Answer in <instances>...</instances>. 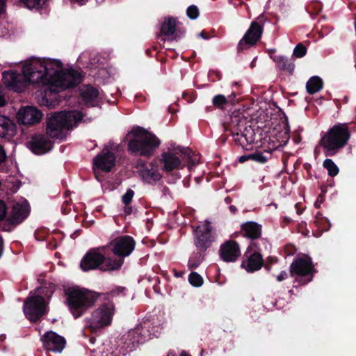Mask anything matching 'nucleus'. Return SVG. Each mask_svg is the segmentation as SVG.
<instances>
[{
  "instance_id": "nucleus-1",
  "label": "nucleus",
  "mask_w": 356,
  "mask_h": 356,
  "mask_svg": "<svg viewBox=\"0 0 356 356\" xmlns=\"http://www.w3.org/2000/svg\"><path fill=\"white\" fill-rule=\"evenodd\" d=\"M22 74L26 83L42 84L54 92L76 86L81 81L79 74L64 70L60 60L49 58L30 60L23 66Z\"/></svg>"
},
{
  "instance_id": "nucleus-2",
  "label": "nucleus",
  "mask_w": 356,
  "mask_h": 356,
  "mask_svg": "<svg viewBox=\"0 0 356 356\" xmlns=\"http://www.w3.org/2000/svg\"><path fill=\"white\" fill-rule=\"evenodd\" d=\"M65 295V302L75 318L84 315L98 298V294L95 292L78 287L67 289Z\"/></svg>"
},
{
  "instance_id": "nucleus-3",
  "label": "nucleus",
  "mask_w": 356,
  "mask_h": 356,
  "mask_svg": "<svg viewBox=\"0 0 356 356\" xmlns=\"http://www.w3.org/2000/svg\"><path fill=\"white\" fill-rule=\"evenodd\" d=\"M107 246H100L90 249L82 258L80 266L84 271L99 269L103 271H112L120 268L123 264L122 259L106 257L103 254Z\"/></svg>"
},
{
  "instance_id": "nucleus-4",
  "label": "nucleus",
  "mask_w": 356,
  "mask_h": 356,
  "mask_svg": "<svg viewBox=\"0 0 356 356\" xmlns=\"http://www.w3.org/2000/svg\"><path fill=\"white\" fill-rule=\"evenodd\" d=\"M128 150L137 155L149 156L160 145V140L142 127L134 128L128 134Z\"/></svg>"
},
{
  "instance_id": "nucleus-5",
  "label": "nucleus",
  "mask_w": 356,
  "mask_h": 356,
  "mask_svg": "<svg viewBox=\"0 0 356 356\" xmlns=\"http://www.w3.org/2000/svg\"><path fill=\"white\" fill-rule=\"evenodd\" d=\"M81 120L82 114L79 111L55 113L47 120V134L51 138H63L66 131Z\"/></svg>"
},
{
  "instance_id": "nucleus-6",
  "label": "nucleus",
  "mask_w": 356,
  "mask_h": 356,
  "mask_svg": "<svg viewBox=\"0 0 356 356\" xmlns=\"http://www.w3.org/2000/svg\"><path fill=\"white\" fill-rule=\"evenodd\" d=\"M350 136L346 124H337L330 128L322 137L321 145L327 155H334L344 147Z\"/></svg>"
},
{
  "instance_id": "nucleus-7",
  "label": "nucleus",
  "mask_w": 356,
  "mask_h": 356,
  "mask_svg": "<svg viewBox=\"0 0 356 356\" xmlns=\"http://www.w3.org/2000/svg\"><path fill=\"white\" fill-rule=\"evenodd\" d=\"M198 161V157L188 148H177L164 152L161 159L163 163V170L166 172L180 168L182 161H187L189 163L188 168L191 170V166L195 165Z\"/></svg>"
},
{
  "instance_id": "nucleus-8",
  "label": "nucleus",
  "mask_w": 356,
  "mask_h": 356,
  "mask_svg": "<svg viewBox=\"0 0 356 356\" xmlns=\"http://www.w3.org/2000/svg\"><path fill=\"white\" fill-rule=\"evenodd\" d=\"M115 312V307L112 302L100 305L86 319L88 329L95 332L109 326L112 323Z\"/></svg>"
},
{
  "instance_id": "nucleus-9",
  "label": "nucleus",
  "mask_w": 356,
  "mask_h": 356,
  "mask_svg": "<svg viewBox=\"0 0 356 356\" xmlns=\"http://www.w3.org/2000/svg\"><path fill=\"white\" fill-rule=\"evenodd\" d=\"M24 313L31 321H37L47 312V303L44 298L35 293H30L24 304Z\"/></svg>"
},
{
  "instance_id": "nucleus-10",
  "label": "nucleus",
  "mask_w": 356,
  "mask_h": 356,
  "mask_svg": "<svg viewBox=\"0 0 356 356\" xmlns=\"http://www.w3.org/2000/svg\"><path fill=\"white\" fill-rule=\"evenodd\" d=\"M266 21L265 17L261 15L257 18L256 21L251 23L245 34L238 42V49L239 51L243 50L246 44L252 46L257 43L261 36L263 26Z\"/></svg>"
},
{
  "instance_id": "nucleus-11",
  "label": "nucleus",
  "mask_w": 356,
  "mask_h": 356,
  "mask_svg": "<svg viewBox=\"0 0 356 356\" xmlns=\"http://www.w3.org/2000/svg\"><path fill=\"white\" fill-rule=\"evenodd\" d=\"M135 241L129 236H120L110 241L106 245L111 248L112 252L117 256L116 259H122L124 261L125 257L131 254L135 248Z\"/></svg>"
},
{
  "instance_id": "nucleus-12",
  "label": "nucleus",
  "mask_w": 356,
  "mask_h": 356,
  "mask_svg": "<svg viewBox=\"0 0 356 356\" xmlns=\"http://www.w3.org/2000/svg\"><path fill=\"white\" fill-rule=\"evenodd\" d=\"M314 272L315 270L310 258H298L290 265L291 276L296 275L299 277H309L303 284L312 281Z\"/></svg>"
},
{
  "instance_id": "nucleus-13",
  "label": "nucleus",
  "mask_w": 356,
  "mask_h": 356,
  "mask_svg": "<svg viewBox=\"0 0 356 356\" xmlns=\"http://www.w3.org/2000/svg\"><path fill=\"white\" fill-rule=\"evenodd\" d=\"M212 227L209 221H205L197 227L195 231V244L200 251L207 250L213 241L214 237L211 234Z\"/></svg>"
},
{
  "instance_id": "nucleus-14",
  "label": "nucleus",
  "mask_w": 356,
  "mask_h": 356,
  "mask_svg": "<svg viewBox=\"0 0 356 356\" xmlns=\"http://www.w3.org/2000/svg\"><path fill=\"white\" fill-rule=\"evenodd\" d=\"M41 340L44 350L54 353H62L66 345L65 338L53 331L47 332Z\"/></svg>"
},
{
  "instance_id": "nucleus-15",
  "label": "nucleus",
  "mask_w": 356,
  "mask_h": 356,
  "mask_svg": "<svg viewBox=\"0 0 356 356\" xmlns=\"http://www.w3.org/2000/svg\"><path fill=\"white\" fill-rule=\"evenodd\" d=\"M29 149L36 154H43L49 152L53 146L52 141L44 134H35L28 142Z\"/></svg>"
},
{
  "instance_id": "nucleus-16",
  "label": "nucleus",
  "mask_w": 356,
  "mask_h": 356,
  "mask_svg": "<svg viewBox=\"0 0 356 356\" xmlns=\"http://www.w3.org/2000/svg\"><path fill=\"white\" fill-rule=\"evenodd\" d=\"M42 117V112L33 106L22 108L17 114V121L25 125H33L38 123Z\"/></svg>"
},
{
  "instance_id": "nucleus-17",
  "label": "nucleus",
  "mask_w": 356,
  "mask_h": 356,
  "mask_svg": "<svg viewBox=\"0 0 356 356\" xmlns=\"http://www.w3.org/2000/svg\"><path fill=\"white\" fill-rule=\"evenodd\" d=\"M3 82L10 90L20 92L26 86V80L24 74H17L14 72H5L3 73Z\"/></svg>"
},
{
  "instance_id": "nucleus-18",
  "label": "nucleus",
  "mask_w": 356,
  "mask_h": 356,
  "mask_svg": "<svg viewBox=\"0 0 356 356\" xmlns=\"http://www.w3.org/2000/svg\"><path fill=\"white\" fill-rule=\"evenodd\" d=\"M115 156L113 152L103 150L102 152L94 158L93 163L99 170L109 172L115 165Z\"/></svg>"
},
{
  "instance_id": "nucleus-19",
  "label": "nucleus",
  "mask_w": 356,
  "mask_h": 356,
  "mask_svg": "<svg viewBox=\"0 0 356 356\" xmlns=\"http://www.w3.org/2000/svg\"><path fill=\"white\" fill-rule=\"evenodd\" d=\"M220 257L227 262L234 261L240 256L238 245L233 241H228L221 245Z\"/></svg>"
},
{
  "instance_id": "nucleus-20",
  "label": "nucleus",
  "mask_w": 356,
  "mask_h": 356,
  "mask_svg": "<svg viewBox=\"0 0 356 356\" xmlns=\"http://www.w3.org/2000/svg\"><path fill=\"white\" fill-rule=\"evenodd\" d=\"M246 120L239 115H232L230 122V131L234 136H236L235 141L242 142V138L246 139Z\"/></svg>"
},
{
  "instance_id": "nucleus-21",
  "label": "nucleus",
  "mask_w": 356,
  "mask_h": 356,
  "mask_svg": "<svg viewBox=\"0 0 356 356\" xmlns=\"http://www.w3.org/2000/svg\"><path fill=\"white\" fill-rule=\"evenodd\" d=\"M29 214V207L26 203L15 204L8 218L10 224L16 225L22 222Z\"/></svg>"
},
{
  "instance_id": "nucleus-22",
  "label": "nucleus",
  "mask_w": 356,
  "mask_h": 356,
  "mask_svg": "<svg viewBox=\"0 0 356 356\" xmlns=\"http://www.w3.org/2000/svg\"><path fill=\"white\" fill-rule=\"evenodd\" d=\"M140 173L143 181L149 184L159 180L161 177L157 166L152 163L142 165Z\"/></svg>"
},
{
  "instance_id": "nucleus-23",
  "label": "nucleus",
  "mask_w": 356,
  "mask_h": 356,
  "mask_svg": "<svg viewBox=\"0 0 356 356\" xmlns=\"http://www.w3.org/2000/svg\"><path fill=\"white\" fill-rule=\"evenodd\" d=\"M176 21L172 17H169L163 22L161 28V35L162 40H165V38L163 37H166L167 39L173 40L177 38L176 34Z\"/></svg>"
},
{
  "instance_id": "nucleus-24",
  "label": "nucleus",
  "mask_w": 356,
  "mask_h": 356,
  "mask_svg": "<svg viewBox=\"0 0 356 356\" xmlns=\"http://www.w3.org/2000/svg\"><path fill=\"white\" fill-rule=\"evenodd\" d=\"M241 232L244 236L258 238L261 235V226L255 222H246L241 225Z\"/></svg>"
},
{
  "instance_id": "nucleus-25",
  "label": "nucleus",
  "mask_w": 356,
  "mask_h": 356,
  "mask_svg": "<svg viewBox=\"0 0 356 356\" xmlns=\"http://www.w3.org/2000/svg\"><path fill=\"white\" fill-rule=\"evenodd\" d=\"M248 272H253L259 270L263 265V259L258 252L253 253L247 260L245 264H243Z\"/></svg>"
},
{
  "instance_id": "nucleus-26",
  "label": "nucleus",
  "mask_w": 356,
  "mask_h": 356,
  "mask_svg": "<svg viewBox=\"0 0 356 356\" xmlns=\"http://www.w3.org/2000/svg\"><path fill=\"white\" fill-rule=\"evenodd\" d=\"M15 130L13 122L5 115H0V138L12 135Z\"/></svg>"
},
{
  "instance_id": "nucleus-27",
  "label": "nucleus",
  "mask_w": 356,
  "mask_h": 356,
  "mask_svg": "<svg viewBox=\"0 0 356 356\" xmlns=\"http://www.w3.org/2000/svg\"><path fill=\"white\" fill-rule=\"evenodd\" d=\"M81 96L86 104L94 102L99 96V91L92 86H84L81 89Z\"/></svg>"
},
{
  "instance_id": "nucleus-28",
  "label": "nucleus",
  "mask_w": 356,
  "mask_h": 356,
  "mask_svg": "<svg viewBox=\"0 0 356 356\" xmlns=\"http://www.w3.org/2000/svg\"><path fill=\"white\" fill-rule=\"evenodd\" d=\"M273 60L277 63L281 70H286L292 73L294 70V65L289 62L288 59L283 56H275L273 57Z\"/></svg>"
},
{
  "instance_id": "nucleus-29",
  "label": "nucleus",
  "mask_w": 356,
  "mask_h": 356,
  "mask_svg": "<svg viewBox=\"0 0 356 356\" xmlns=\"http://www.w3.org/2000/svg\"><path fill=\"white\" fill-rule=\"evenodd\" d=\"M323 87V81L318 76H313L307 82L306 88L307 92L312 95L318 92Z\"/></svg>"
},
{
  "instance_id": "nucleus-30",
  "label": "nucleus",
  "mask_w": 356,
  "mask_h": 356,
  "mask_svg": "<svg viewBox=\"0 0 356 356\" xmlns=\"http://www.w3.org/2000/svg\"><path fill=\"white\" fill-rule=\"evenodd\" d=\"M323 167L327 169L331 177H334L339 173V168L332 160L327 159L323 161Z\"/></svg>"
},
{
  "instance_id": "nucleus-31",
  "label": "nucleus",
  "mask_w": 356,
  "mask_h": 356,
  "mask_svg": "<svg viewBox=\"0 0 356 356\" xmlns=\"http://www.w3.org/2000/svg\"><path fill=\"white\" fill-rule=\"evenodd\" d=\"M29 9L39 8L42 7L47 0H19Z\"/></svg>"
},
{
  "instance_id": "nucleus-32",
  "label": "nucleus",
  "mask_w": 356,
  "mask_h": 356,
  "mask_svg": "<svg viewBox=\"0 0 356 356\" xmlns=\"http://www.w3.org/2000/svg\"><path fill=\"white\" fill-rule=\"evenodd\" d=\"M212 103L215 107L222 109L228 103V100L224 95H218L213 97Z\"/></svg>"
},
{
  "instance_id": "nucleus-33",
  "label": "nucleus",
  "mask_w": 356,
  "mask_h": 356,
  "mask_svg": "<svg viewBox=\"0 0 356 356\" xmlns=\"http://www.w3.org/2000/svg\"><path fill=\"white\" fill-rule=\"evenodd\" d=\"M189 282L194 286H200L203 283L202 277L197 273L193 272L188 276Z\"/></svg>"
},
{
  "instance_id": "nucleus-34",
  "label": "nucleus",
  "mask_w": 356,
  "mask_h": 356,
  "mask_svg": "<svg viewBox=\"0 0 356 356\" xmlns=\"http://www.w3.org/2000/svg\"><path fill=\"white\" fill-rule=\"evenodd\" d=\"M306 52H307L306 47L301 43H299L294 48L293 54L296 58H302L306 54Z\"/></svg>"
},
{
  "instance_id": "nucleus-35",
  "label": "nucleus",
  "mask_w": 356,
  "mask_h": 356,
  "mask_svg": "<svg viewBox=\"0 0 356 356\" xmlns=\"http://www.w3.org/2000/svg\"><path fill=\"white\" fill-rule=\"evenodd\" d=\"M187 15L192 19H195L199 16V10L196 6H190L186 10Z\"/></svg>"
},
{
  "instance_id": "nucleus-36",
  "label": "nucleus",
  "mask_w": 356,
  "mask_h": 356,
  "mask_svg": "<svg viewBox=\"0 0 356 356\" xmlns=\"http://www.w3.org/2000/svg\"><path fill=\"white\" fill-rule=\"evenodd\" d=\"M251 160L259 163H265L268 161V158L261 153H254L250 154Z\"/></svg>"
},
{
  "instance_id": "nucleus-37",
  "label": "nucleus",
  "mask_w": 356,
  "mask_h": 356,
  "mask_svg": "<svg viewBox=\"0 0 356 356\" xmlns=\"http://www.w3.org/2000/svg\"><path fill=\"white\" fill-rule=\"evenodd\" d=\"M134 195V191L131 189H128L125 194L122 197V201L125 205H128L131 202Z\"/></svg>"
},
{
  "instance_id": "nucleus-38",
  "label": "nucleus",
  "mask_w": 356,
  "mask_h": 356,
  "mask_svg": "<svg viewBox=\"0 0 356 356\" xmlns=\"http://www.w3.org/2000/svg\"><path fill=\"white\" fill-rule=\"evenodd\" d=\"M7 215V207L5 202L0 200V221L3 220Z\"/></svg>"
},
{
  "instance_id": "nucleus-39",
  "label": "nucleus",
  "mask_w": 356,
  "mask_h": 356,
  "mask_svg": "<svg viewBox=\"0 0 356 356\" xmlns=\"http://www.w3.org/2000/svg\"><path fill=\"white\" fill-rule=\"evenodd\" d=\"M6 154L3 147L0 145V165L6 160Z\"/></svg>"
},
{
  "instance_id": "nucleus-40",
  "label": "nucleus",
  "mask_w": 356,
  "mask_h": 356,
  "mask_svg": "<svg viewBox=\"0 0 356 356\" xmlns=\"http://www.w3.org/2000/svg\"><path fill=\"white\" fill-rule=\"evenodd\" d=\"M288 276V274L286 271H282L280 275L277 276V280L278 282H282Z\"/></svg>"
},
{
  "instance_id": "nucleus-41",
  "label": "nucleus",
  "mask_w": 356,
  "mask_h": 356,
  "mask_svg": "<svg viewBox=\"0 0 356 356\" xmlns=\"http://www.w3.org/2000/svg\"><path fill=\"white\" fill-rule=\"evenodd\" d=\"M6 8L5 0H0V15L3 13Z\"/></svg>"
},
{
  "instance_id": "nucleus-42",
  "label": "nucleus",
  "mask_w": 356,
  "mask_h": 356,
  "mask_svg": "<svg viewBox=\"0 0 356 356\" xmlns=\"http://www.w3.org/2000/svg\"><path fill=\"white\" fill-rule=\"evenodd\" d=\"M249 159H251V157H250V154L249 155H245V156H241L239 159H238V161L241 162V163H243Z\"/></svg>"
},
{
  "instance_id": "nucleus-43",
  "label": "nucleus",
  "mask_w": 356,
  "mask_h": 356,
  "mask_svg": "<svg viewBox=\"0 0 356 356\" xmlns=\"http://www.w3.org/2000/svg\"><path fill=\"white\" fill-rule=\"evenodd\" d=\"M6 104V100L4 96L2 95L1 94H0V107L5 106Z\"/></svg>"
},
{
  "instance_id": "nucleus-44",
  "label": "nucleus",
  "mask_w": 356,
  "mask_h": 356,
  "mask_svg": "<svg viewBox=\"0 0 356 356\" xmlns=\"http://www.w3.org/2000/svg\"><path fill=\"white\" fill-rule=\"evenodd\" d=\"M124 212L126 214H130L132 212V208L129 204L125 205L124 207Z\"/></svg>"
},
{
  "instance_id": "nucleus-45",
  "label": "nucleus",
  "mask_w": 356,
  "mask_h": 356,
  "mask_svg": "<svg viewBox=\"0 0 356 356\" xmlns=\"http://www.w3.org/2000/svg\"><path fill=\"white\" fill-rule=\"evenodd\" d=\"M229 210L233 213H235L236 211V207H234V206H230L229 207Z\"/></svg>"
},
{
  "instance_id": "nucleus-46",
  "label": "nucleus",
  "mask_w": 356,
  "mask_h": 356,
  "mask_svg": "<svg viewBox=\"0 0 356 356\" xmlns=\"http://www.w3.org/2000/svg\"><path fill=\"white\" fill-rule=\"evenodd\" d=\"M199 264H194V263H192V261L191 260H189V265L192 268H195L198 266Z\"/></svg>"
},
{
  "instance_id": "nucleus-47",
  "label": "nucleus",
  "mask_w": 356,
  "mask_h": 356,
  "mask_svg": "<svg viewBox=\"0 0 356 356\" xmlns=\"http://www.w3.org/2000/svg\"><path fill=\"white\" fill-rule=\"evenodd\" d=\"M200 35L202 38H204V39H207V38H208V37L204 34V32L200 33Z\"/></svg>"
},
{
  "instance_id": "nucleus-48",
  "label": "nucleus",
  "mask_w": 356,
  "mask_h": 356,
  "mask_svg": "<svg viewBox=\"0 0 356 356\" xmlns=\"http://www.w3.org/2000/svg\"><path fill=\"white\" fill-rule=\"evenodd\" d=\"M181 356H189L186 352H182Z\"/></svg>"
},
{
  "instance_id": "nucleus-49",
  "label": "nucleus",
  "mask_w": 356,
  "mask_h": 356,
  "mask_svg": "<svg viewBox=\"0 0 356 356\" xmlns=\"http://www.w3.org/2000/svg\"><path fill=\"white\" fill-rule=\"evenodd\" d=\"M75 1H77V2L81 3V2H82L83 0H75Z\"/></svg>"
}]
</instances>
